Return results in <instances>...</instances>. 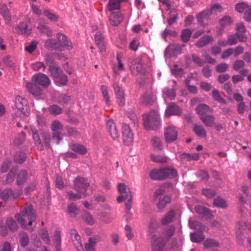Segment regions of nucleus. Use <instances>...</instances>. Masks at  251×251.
I'll list each match as a JSON object with an SVG mask.
<instances>
[{
    "label": "nucleus",
    "mask_w": 251,
    "mask_h": 251,
    "mask_svg": "<svg viewBox=\"0 0 251 251\" xmlns=\"http://www.w3.org/2000/svg\"><path fill=\"white\" fill-rule=\"evenodd\" d=\"M26 158V155L24 152H18L15 155L14 160L16 163L21 164L23 163Z\"/></svg>",
    "instance_id": "nucleus-56"
},
{
    "label": "nucleus",
    "mask_w": 251,
    "mask_h": 251,
    "mask_svg": "<svg viewBox=\"0 0 251 251\" xmlns=\"http://www.w3.org/2000/svg\"><path fill=\"white\" fill-rule=\"evenodd\" d=\"M6 225L9 229L12 231H15L18 228V226L17 223L11 218H9L7 219Z\"/></svg>",
    "instance_id": "nucleus-52"
},
{
    "label": "nucleus",
    "mask_w": 251,
    "mask_h": 251,
    "mask_svg": "<svg viewBox=\"0 0 251 251\" xmlns=\"http://www.w3.org/2000/svg\"><path fill=\"white\" fill-rule=\"evenodd\" d=\"M123 20V17L120 12H113L111 11V14L109 16V22L114 26L118 25Z\"/></svg>",
    "instance_id": "nucleus-21"
},
{
    "label": "nucleus",
    "mask_w": 251,
    "mask_h": 251,
    "mask_svg": "<svg viewBox=\"0 0 251 251\" xmlns=\"http://www.w3.org/2000/svg\"><path fill=\"white\" fill-rule=\"evenodd\" d=\"M20 242L21 246L25 247L29 242L28 236L26 233L22 232L20 234Z\"/></svg>",
    "instance_id": "nucleus-46"
},
{
    "label": "nucleus",
    "mask_w": 251,
    "mask_h": 251,
    "mask_svg": "<svg viewBox=\"0 0 251 251\" xmlns=\"http://www.w3.org/2000/svg\"><path fill=\"white\" fill-rule=\"evenodd\" d=\"M100 90L103 97V99L105 101L106 104L109 105L110 102L107 87L104 85H102Z\"/></svg>",
    "instance_id": "nucleus-55"
},
{
    "label": "nucleus",
    "mask_w": 251,
    "mask_h": 251,
    "mask_svg": "<svg viewBox=\"0 0 251 251\" xmlns=\"http://www.w3.org/2000/svg\"><path fill=\"white\" fill-rule=\"evenodd\" d=\"M236 32L235 34L237 35L238 40L240 42H245L247 40V37L245 35L246 29L245 25L243 23H239L236 26Z\"/></svg>",
    "instance_id": "nucleus-20"
},
{
    "label": "nucleus",
    "mask_w": 251,
    "mask_h": 251,
    "mask_svg": "<svg viewBox=\"0 0 251 251\" xmlns=\"http://www.w3.org/2000/svg\"><path fill=\"white\" fill-rule=\"evenodd\" d=\"M151 142L152 148L156 150L160 151L163 148V146L160 139L157 137H153Z\"/></svg>",
    "instance_id": "nucleus-36"
},
{
    "label": "nucleus",
    "mask_w": 251,
    "mask_h": 251,
    "mask_svg": "<svg viewBox=\"0 0 251 251\" xmlns=\"http://www.w3.org/2000/svg\"><path fill=\"white\" fill-rule=\"evenodd\" d=\"M164 193L165 190L162 188L157 189L154 192L155 198L156 199H159V204H168L171 201V198L169 196H164L161 197Z\"/></svg>",
    "instance_id": "nucleus-16"
},
{
    "label": "nucleus",
    "mask_w": 251,
    "mask_h": 251,
    "mask_svg": "<svg viewBox=\"0 0 251 251\" xmlns=\"http://www.w3.org/2000/svg\"><path fill=\"white\" fill-rule=\"evenodd\" d=\"M49 71L54 79L56 78L63 72L61 69L56 66H51L49 67Z\"/></svg>",
    "instance_id": "nucleus-47"
},
{
    "label": "nucleus",
    "mask_w": 251,
    "mask_h": 251,
    "mask_svg": "<svg viewBox=\"0 0 251 251\" xmlns=\"http://www.w3.org/2000/svg\"><path fill=\"white\" fill-rule=\"evenodd\" d=\"M27 102L26 99L17 96L15 98L14 106H13L14 118L15 120L19 119L23 123L29 115V112L27 107Z\"/></svg>",
    "instance_id": "nucleus-2"
},
{
    "label": "nucleus",
    "mask_w": 251,
    "mask_h": 251,
    "mask_svg": "<svg viewBox=\"0 0 251 251\" xmlns=\"http://www.w3.org/2000/svg\"><path fill=\"white\" fill-rule=\"evenodd\" d=\"M193 130L195 133L200 138H205L206 136V131L204 127L201 125H194Z\"/></svg>",
    "instance_id": "nucleus-30"
},
{
    "label": "nucleus",
    "mask_w": 251,
    "mask_h": 251,
    "mask_svg": "<svg viewBox=\"0 0 251 251\" xmlns=\"http://www.w3.org/2000/svg\"><path fill=\"white\" fill-rule=\"evenodd\" d=\"M67 196L69 199L72 201H76L81 198V194L80 192L73 193L71 191H68Z\"/></svg>",
    "instance_id": "nucleus-59"
},
{
    "label": "nucleus",
    "mask_w": 251,
    "mask_h": 251,
    "mask_svg": "<svg viewBox=\"0 0 251 251\" xmlns=\"http://www.w3.org/2000/svg\"><path fill=\"white\" fill-rule=\"evenodd\" d=\"M75 189L82 195H86V191L89 189L90 183L88 179L77 176L74 181Z\"/></svg>",
    "instance_id": "nucleus-6"
},
{
    "label": "nucleus",
    "mask_w": 251,
    "mask_h": 251,
    "mask_svg": "<svg viewBox=\"0 0 251 251\" xmlns=\"http://www.w3.org/2000/svg\"><path fill=\"white\" fill-rule=\"evenodd\" d=\"M56 37L59 46H61L60 50H62L64 48L68 50H71L72 48L71 42L68 40L65 35L58 33L56 35Z\"/></svg>",
    "instance_id": "nucleus-13"
},
{
    "label": "nucleus",
    "mask_w": 251,
    "mask_h": 251,
    "mask_svg": "<svg viewBox=\"0 0 251 251\" xmlns=\"http://www.w3.org/2000/svg\"><path fill=\"white\" fill-rule=\"evenodd\" d=\"M168 49L172 50L174 53L180 54L181 52V47L177 44H172L168 47Z\"/></svg>",
    "instance_id": "nucleus-64"
},
{
    "label": "nucleus",
    "mask_w": 251,
    "mask_h": 251,
    "mask_svg": "<svg viewBox=\"0 0 251 251\" xmlns=\"http://www.w3.org/2000/svg\"><path fill=\"white\" fill-rule=\"evenodd\" d=\"M126 0H109L107 4V8L110 11L114 10H119L121 7V3L122 2Z\"/></svg>",
    "instance_id": "nucleus-31"
},
{
    "label": "nucleus",
    "mask_w": 251,
    "mask_h": 251,
    "mask_svg": "<svg viewBox=\"0 0 251 251\" xmlns=\"http://www.w3.org/2000/svg\"><path fill=\"white\" fill-rule=\"evenodd\" d=\"M195 210L196 212L205 217V219H211L212 218V215L210 211L202 205H196Z\"/></svg>",
    "instance_id": "nucleus-24"
},
{
    "label": "nucleus",
    "mask_w": 251,
    "mask_h": 251,
    "mask_svg": "<svg viewBox=\"0 0 251 251\" xmlns=\"http://www.w3.org/2000/svg\"><path fill=\"white\" fill-rule=\"evenodd\" d=\"M67 212L72 217H75L78 213V210L75 205H69L67 208Z\"/></svg>",
    "instance_id": "nucleus-60"
},
{
    "label": "nucleus",
    "mask_w": 251,
    "mask_h": 251,
    "mask_svg": "<svg viewBox=\"0 0 251 251\" xmlns=\"http://www.w3.org/2000/svg\"><path fill=\"white\" fill-rule=\"evenodd\" d=\"M42 137L43 139L45 146L47 148H50V134L48 132H43L42 133Z\"/></svg>",
    "instance_id": "nucleus-62"
},
{
    "label": "nucleus",
    "mask_w": 251,
    "mask_h": 251,
    "mask_svg": "<svg viewBox=\"0 0 251 251\" xmlns=\"http://www.w3.org/2000/svg\"><path fill=\"white\" fill-rule=\"evenodd\" d=\"M180 108L174 103H171L167 107L165 114L166 116L169 117L174 115H179L181 114Z\"/></svg>",
    "instance_id": "nucleus-22"
},
{
    "label": "nucleus",
    "mask_w": 251,
    "mask_h": 251,
    "mask_svg": "<svg viewBox=\"0 0 251 251\" xmlns=\"http://www.w3.org/2000/svg\"><path fill=\"white\" fill-rule=\"evenodd\" d=\"M213 41L214 38L212 36H203L198 40L196 46L199 48H201Z\"/></svg>",
    "instance_id": "nucleus-27"
},
{
    "label": "nucleus",
    "mask_w": 251,
    "mask_h": 251,
    "mask_svg": "<svg viewBox=\"0 0 251 251\" xmlns=\"http://www.w3.org/2000/svg\"><path fill=\"white\" fill-rule=\"evenodd\" d=\"M175 214V212L174 210H171L169 213L163 218L162 220V224L166 225L172 222Z\"/></svg>",
    "instance_id": "nucleus-49"
},
{
    "label": "nucleus",
    "mask_w": 251,
    "mask_h": 251,
    "mask_svg": "<svg viewBox=\"0 0 251 251\" xmlns=\"http://www.w3.org/2000/svg\"><path fill=\"white\" fill-rule=\"evenodd\" d=\"M143 124L147 130H156L160 126V120L158 113L151 111L143 115Z\"/></svg>",
    "instance_id": "nucleus-3"
},
{
    "label": "nucleus",
    "mask_w": 251,
    "mask_h": 251,
    "mask_svg": "<svg viewBox=\"0 0 251 251\" xmlns=\"http://www.w3.org/2000/svg\"><path fill=\"white\" fill-rule=\"evenodd\" d=\"M123 142L126 145H129L133 141V134L129 125L124 124L122 126Z\"/></svg>",
    "instance_id": "nucleus-11"
},
{
    "label": "nucleus",
    "mask_w": 251,
    "mask_h": 251,
    "mask_svg": "<svg viewBox=\"0 0 251 251\" xmlns=\"http://www.w3.org/2000/svg\"><path fill=\"white\" fill-rule=\"evenodd\" d=\"M32 81L44 88H48L50 83L49 77L42 73L34 75L32 77Z\"/></svg>",
    "instance_id": "nucleus-8"
},
{
    "label": "nucleus",
    "mask_w": 251,
    "mask_h": 251,
    "mask_svg": "<svg viewBox=\"0 0 251 251\" xmlns=\"http://www.w3.org/2000/svg\"><path fill=\"white\" fill-rule=\"evenodd\" d=\"M32 68L35 71H44L46 69L45 64L41 62H37L31 65Z\"/></svg>",
    "instance_id": "nucleus-61"
},
{
    "label": "nucleus",
    "mask_w": 251,
    "mask_h": 251,
    "mask_svg": "<svg viewBox=\"0 0 251 251\" xmlns=\"http://www.w3.org/2000/svg\"><path fill=\"white\" fill-rule=\"evenodd\" d=\"M175 230V227L173 226L168 227L164 232L163 237L162 238L164 240H169L174 234Z\"/></svg>",
    "instance_id": "nucleus-51"
},
{
    "label": "nucleus",
    "mask_w": 251,
    "mask_h": 251,
    "mask_svg": "<svg viewBox=\"0 0 251 251\" xmlns=\"http://www.w3.org/2000/svg\"><path fill=\"white\" fill-rule=\"evenodd\" d=\"M118 191L121 195L117 198L118 203L123 202L128 203L132 202V195L130 189L125 184L120 183L118 185Z\"/></svg>",
    "instance_id": "nucleus-5"
},
{
    "label": "nucleus",
    "mask_w": 251,
    "mask_h": 251,
    "mask_svg": "<svg viewBox=\"0 0 251 251\" xmlns=\"http://www.w3.org/2000/svg\"><path fill=\"white\" fill-rule=\"evenodd\" d=\"M212 96L214 100L223 104H225L226 103V101L222 97L218 90H213L212 92Z\"/></svg>",
    "instance_id": "nucleus-40"
},
{
    "label": "nucleus",
    "mask_w": 251,
    "mask_h": 251,
    "mask_svg": "<svg viewBox=\"0 0 251 251\" xmlns=\"http://www.w3.org/2000/svg\"><path fill=\"white\" fill-rule=\"evenodd\" d=\"M163 95L165 98L170 100H174L176 96L175 91L173 88H165L163 90Z\"/></svg>",
    "instance_id": "nucleus-39"
},
{
    "label": "nucleus",
    "mask_w": 251,
    "mask_h": 251,
    "mask_svg": "<svg viewBox=\"0 0 251 251\" xmlns=\"http://www.w3.org/2000/svg\"><path fill=\"white\" fill-rule=\"evenodd\" d=\"M53 241L55 246L56 251H60L61 238L60 232L59 231H55L53 237Z\"/></svg>",
    "instance_id": "nucleus-32"
},
{
    "label": "nucleus",
    "mask_w": 251,
    "mask_h": 251,
    "mask_svg": "<svg viewBox=\"0 0 251 251\" xmlns=\"http://www.w3.org/2000/svg\"><path fill=\"white\" fill-rule=\"evenodd\" d=\"M15 29L18 33L26 36L31 32V29L28 27L27 24L25 22L21 23Z\"/></svg>",
    "instance_id": "nucleus-25"
},
{
    "label": "nucleus",
    "mask_w": 251,
    "mask_h": 251,
    "mask_svg": "<svg viewBox=\"0 0 251 251\" xmlns=\"http://www.w3.org/2000/svg\"><path fill=\"white\" fill-rule=\"evenodd\" d=\"M37 215L35 210L31 206H28L21 209L20 213H17L15 215V218L17 222L24 229H27L32 231L34 229L31 226L33 222L36 219Z\"/></svg>",
    "instance_id": "nucleus-1"
},
{
    "label": "nucleus",
    "mask_w": 251,
    "mask_h": 251,
    "mask_svg": "<svg viewBox=\"0 0 251 251\" xmlns=\"http://www.w3.org/2000/svg\"><path fill=\"white\" fill-rule=\"evenodd\" d=\"M155 97V95L154 93L147 92L142 97V101L146 104H151L154 101Z\"/></svg>",
    "instance_id": "nucleus-35"
},
{
    "label": "nucleus",
    "mask_w": 251,
    "mask_h": 251,
    "mask_svg": "<svg viewBox=\"0 0 251 251\" xmlns=\"http://www.w3.org/2000/svg\"><path fill=\"white\" fill-rule=\"evenodd\" d=\"M151 159L155 162L157 163H166L168 160V158L164 155H155L153 154L151 155Z\"/></svg>",
    "instance_id": "nucleus-53"
},
{
    "label": "nucleus",
    "mask_w": 251,
    "mask_h": 251,
    "mask_svg": "<svg viewBox=\"0 0 251 251\" xmlns=\"http://www.w3.org/2000/svg\"><path fill=\"white\" fill-rule=\"evenodd\" d=\"M39 235L46 244H50V238L47 229L46 228L43 227L41 229Z\"/></svg>",
    "instance_id": "nucleus-48"
},
{
    "label": "nucleus",
    "mask_w": 251,
    "mask_h": 251,
    "mask_svg": "<svg viewBox=\"0 0 251 251\" xmlns=\"http://www.w3.org/2000/svg\"><path fill=\"white\" fill-rule=\"evenodd\" d=\"M50 112L53 115H58L62 112V109L56 104L50 105L49 107Z\"/></svg>",
    "instance_id": "nucleus-57"
},
{
    "label": "nucleus",
    "mask_w": 251,
    "mask_h": 251,
    "mask_svg": "<svg viewBox=\"0 0 251 251\" xmlns=\"http://www.w3.org/2000/svg\"><path fill=\"white\" fill-rule=\"evenodd\" d=\"M43 14L51 22H55L58 20V15L52 13L49 10H44Z\"/></svg>",
    "instance_id": "nucleus-41"
},
{
    "label": "nucleus",
    "mask_w": 251,
    "mask_h": 251,
    "mask_svg": "<svg viewBox=\"0 0 251 251\" xmlns=\"http://www.w3.org/2000/svg\"><path fill=\"white\" fill-rule=\"evenodd\" d=\"M0 13L3 16L4 20L9 22L11 20V15L6 5H0Z\"/></svg>",
    "instance_id": "nucleus-33"
},
{
    "label": "nucleus",
    "mask_w": 251,
    "mask_h": 251,
    "mask_svg": "<svg viewBox=\"0 0 251 251\" xmlns=\"http://www.w3.org/2000/svg\"><path fill=\"white\" fill-rule=\"evenodd\" d=\"M176 158L181 161H191L192 160H198L200 159V154L197 152L192 153L183 152L180 153Z\"/></svg>",
    "instance_id": "nucleus-15"
},
{
    "label": "nucleus",
    "mask_w": 251,
    "mask_h": 251,
    "mask_svg": "<svg viewBox=\"0 0 251 251\" xmlns=\"http://www.w3.org/2000/svg\"><path fill=\"white\" fill-rule=\"evenodd\" d=\"M38 29L41 33L46 34L48 37L52 36V31L47 26L40 24L38 26Z\"/></svg>",
    "instance_id": "nucleus-54"
},
{
    "label": "nucleus",
    "mask_w": 251,
    "mask_h": 251,
    "mask_svg": "<svg viewBox=\"0 0 251 251\" xmlns=\"http://www.w3.org/2000/svg\"><path fill=\"white\" fill-rule=\"evenodd\" d=\"M28 176L27 173L25 170H21L18 174L17 178V184L18 185L23 184L26 180Z\"/></svg>",
    "instance_id": "nucleus-37"
},
{
    "label": "nucleus",
    "mask_w": 251,
    "mask_h": 251,
    "mask_svg": "<svg viewBox=\"0 0 251 251\" xmlns=\"http://www.w3.org/2000/svg\"><path fill=\"white\" fill-rule=\"evenodd\" d=\"M72 150L80 154H84L87 152L86 148L83 145L72 144L70 145Z\"/></svg>",
    "instance_id": "nucleus-34"
},
{
    "label": "nucleus",
    "mask_w": 251,
    "mask_h": 251,
    "mask_svg": "<svg viewBox=\"0 0 251 251\" xmlns=\"http://www.w3.org/2000/svg\"><path fill=\"white\" fill-rule=\"evenodd\" d=\"M113 87L119 105L124 106L125 104V94L122 87L116 82L114 83Z\"/></svg>",
    "instance_id": "nucleus-12"
},
{
    "label": "nucleus",
    "mask_w": 251,
    "mask_h": 251,
    "mask_svg": "<svg viewBox=\"0 0 251 251\" xmlns=\"http://www.w3.org/2000/svg\"><path fill=\"white\" fill-rule=\"evenodd\" d=\"M192 32L190 29L183 30L181 34V39L183 42H187L190 39Z\"/></svg>",
    "instance_id": "nucleus-42"
},
{
    "label": "nucleus",
    "mask_w": 251,
    "mask_h": 251,
    "mask_svg": "<svg viewBox=\"0 0 251 251\" xmlns=\"http://www.w3.org/2000/svg\"><path fill=\"white\" fill-rule=\"evenodd\" d=\"M71 235L76 249L78 251H81L82 250V245L80 236L75 230H72L71 231Z\"/></svg>",
    "instance_id": "nucleus-23"
},
{
    "label": "nucleus",
    "mask_w": 251,
    "mask_h": 251,
    "mask_svg": "<svg viewBox=\"0 0 251 251\" xmlns=\"http://www.w3.org/2000/svg\"><path fill=\"white\" fill-rule=\"evenodd\" d=\"M33 139L35 142V144L38 146V149L40 151L43 150V146L41 143L40 136L37 132H34L33 133Z\"/></svg>",
    "instance_id": "nucleus-58"
},
{
    "label": "nucleus",
    "mask_w": 251,
    "mask_h": 251,
    "mask_svg": "<svg viewBox=\"0 0 251 251\" xmlns=\"http://www.w3.org/2000/svg\"><path fill=\"white\" fill-rule=\"evenodd\" d=\"M176 175V171L174 169L161 168L152 170L150 173V176L152 180H161L174 178Z\"/></svg>",
    "instance_id": "nucleus-4"
},
{
    "label": "nucleus",
    "mask_w": 251,
    "mask_h": 251,
    "mask_svg": "<svg viewBox=\"0 0 251 251\" xmlns=\"http://www.w3.org/2000/svg\"><path fill=\"white\" fill-rule=\"evenodd\" d=\"M218 245V243L212 239H207L203 243V246L205 248H210L213 247H217Z\"/></svg>",
    "instance_id": "nucleus-63"
},
{
    "label": "nucleus",
    "mask_w": 251,
    "mask_h": 251,
    "mask_svg": "<svg viewBox=\"0 0 251 251\" xmlns=\"http://www.w3.org/2000/svg\"><path fill=\"white\" fill-rule=\"evenodd\" d=\"M95 42L101 51L105 50L104 38L101 32L98 31L95 34Z\"/></svg>",
    "instance_id": "nucleus-28"
},
{
    "label": "nucleus",
    "mask_w": 251,
    "mask_h": 251,
    "mask_svg": "<svg viewBox=\"0 0 251 251\" xmlns=\"http://www.w3.org/2000/svg\"><path fill=\"white\" fill-rule=\"evenodd\" d=\"M196 110L200 118L211 114L213 111L209 105L203 103L199 104Z\"/></svg>",
    "instance_id": "nucleus-19"
},
{
    "label": "nucleus",
    "mask_w": 251,
    "mask_h": 251,
    "mask_svg": "<svg viewBox=\"0 0 251 251\" xmlns=\"http://www.w3.org/2000/svg\"><path fill=\"white\" fill-rule=\"evenodd\" d=\"M107 127L110 133L111 137L114 139L116 140L119 137V133L115 123L114 121L110 119L107 122Z\"/></svg>",
    "instance_id": "nucleus-18"
},
{
    "label": "nucleus",
    "mask_w": 251,
    "mask_h": 251,
    "mask_svg": "<svg viewBox=\"0 0 251 251\" xmlns=\"http://www.w3.org/2000/svg\"><path fill=\"white\" fill-rule=\"evenodd\" d=\"M211 14V12L208 9L200 13L197 17L199 24L202 26L207 25L208 19Z\"/></svg>",
    "instance_id": "nucleus-17"
},
{
    "label": "nucleus",
    "mask_w": 251,
    "mask_h": 251,
    "mask_svg": "<svg viewBox=\"0 0 251 251\" xmlns=\"http://www.w3.org/2000/svg\"><path fill=\"white\" fill-rule=\"evenodd\" d=\"M22 189H19L13 191L10 188L4 189L1 193L0 197L5 201H7L9 198L16 199L18 198L22 193Z\"/></svg>",
    "instance_id": "nucleus-9"
},
{
    "label": "nucleus",
    "mask_w": 251,
    "mask_h": 251,
    "mask_svg": "<svg viewBox=\"0 0 251 251\" xmlns=\"http://www.w3.org/2000/svg\"><path fill=\"white\" fill-rule=\"evenodd\" d=\"M152 229L149 227V232L151 236V243L152 251H162L165 244L162 237H158L151 234Z\"/></svg>",
    "instance_id": "nucleus-7"
},
{
    "label": "nucleus",
    "mask_w": 251,
    "mask_h": 251,
    "mask_svg": "<svg viewBox=\"0 0 251 251\" xmlns=\"http://www.w3.org/2000/svg\"><path fill=\"white\" fill-rule=\"evenodd\" d=\"M232 21L231 18L228 16H225L219 20V23L222 26V29H224V27L230 25L232 24Z\"/></svg>",
    "instance_id": "nucleus-43"
},
{
    "label": "nucleus",
    "mask_w": 251,
    "mask_h": 251,
    "mask_svg": "<svg viewBox=\"0 0 251 251\" xmlns=\"http://www.w3.org/2000/svg\"><path fill=\"white\" fill-rule=\"evenodd\" d=\"M25 86L28 92L34 97L39 96L42 93V89L36 83L26 82Z\"/></svg>",
    "instance_id": "nucleus-14"
},
{
    "label": "nucleus",
    "mask_w": 251,
    "mask_h": 251,
    "mask_svg": "<svg viewBox=\"0 0 251 251\" xmlns=\"http://www.w3.org/2000/svg\"><path fill=\"white\" fill-rule=\"evenodd\" d=\"M178 135V131L175 126H169L165 128L164 137L167 143L173 142L176 140Z\"/></svg>",
    "instance_id": "nucleus-10"
},
{
    "label": "nucleus",
    "mask_w": 251,
    "mask_h": 251,
    "mask_svg": "<svg viewBox=\"0 0 251 251\" xmlns=\"http://www.w3.org/2000/svg\"><path fill=\"white\" fill-rule=\"evenodd\" d=\"M54 81L57 83H59L62 85H66L68 81L67 76L64 74L61 73L56 78Z\"/></svg>",
    "instance_id": "nucleus-45"
},
{
    "label": "nucleus",
    "mask_w": 251,
    "mask_h": 251,
    "mask_svg": "<svg viewBox=\"0 0 251 251\" xmlns=\"http://www.w3.org/2000/svg\"><path fill=\"white\" fill-rule=\"evenodd\" d=\"M191 240L193 242L199 243L204 239V236L202 233L194 232L190 235Z\"/></svg>",
    "instance_id": "nucleus-44"
},
{
    "label": "nucleus",
    "mask_w": 251,
    "mask_h": 251,
    "mask_svg": "<svg viewBox=\"0 0 251 251\" xmlns=\"http://www.w3.org/2000/svg\"><path fill=\"white\" fill-rule=\"evenodd\" d=\"M97 241L95 237H90L88 242L85 245V249L86 251H95V247Z\"/></svg>",
    "instance_id": "nucleus-38"
},
{
    "label": "nucleus",
    "mask_w": 251,
    "mask_h": 251,
    "mask_svg": "<svg viewBox=\"0 0 251 251\" xmlns=\"http://www.w3.org/2000/svg\"><path fill=\"white\" fill-rule=\"evenodd\" d=\"M57 41L55 39H48L45 44V47L48 49L51 50H60L61 46H59Z\"/></svg>",
    "instance_id": "nucleus-29"
},
{
    "label": "nucleus",
    "mask_w": 251,
    "mask_h": 251,
    "mask_svg": "<svg viewBox=\"0 0 251 251\" xmlns=\"http://www.w3.org/2000/svg\"><path fill=\"white\" fill-rule=\"evenodd\" d=\"M200 120L207 127H211L215 125V118L211 114L200 117Z\"/></svg>",
    "instance_id": "nucleus-26"
},
{
    "label": "nucleus",
    "mask_w": 251,
    "mask_h": 251,
    "mask_svg": "<svg viewBox=\"0 0 251 251\" xmlns=\"http://www.w3.org/2000/svg\"><path fill=\"white\" fill-rule=\"evenodd\" d=\"M63 128V126L61 123L57 120L54 121L52 123L51 129L53 132H59Z\"/></svg>",
    "instance_id": "nucleus-50"
}]
</instances>
